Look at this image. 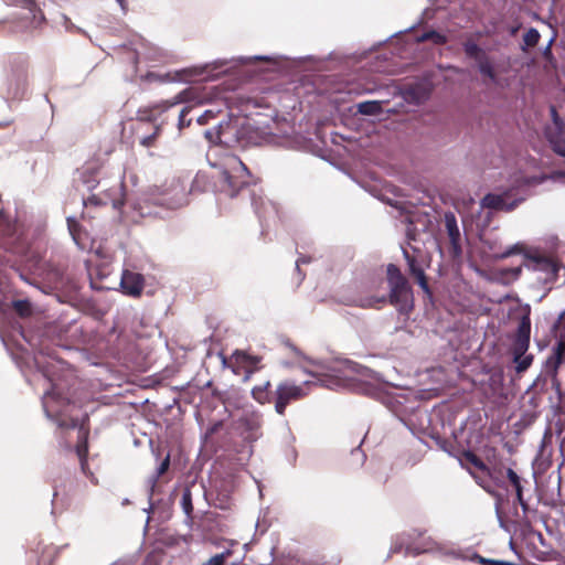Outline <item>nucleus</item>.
Returning <instances> with one entry per match:
<instances>
[{
  "mask_svg": "<svg viewBox=\"0 0 565 565\" xmlns=\"http://www.w3.org/2000/svg\"><path fill=\"white\" fill-rule=\"evenodd\" d=\"M445 555L457 559V557H458V548L457 550H455V548L448 550V551L445 552Z\"/></svg>",
  "mask_w": 565,
  "mask_h": 565,
  "instance_id": "obj_62",
  "label": "nucleus"
},
{
  "mask_svg": "<svg viewBox=\"0 0 565 565\" xmlns=\"http://www.w3.org/2000/svg\"><path fill=\"white\" fill-rule=\"evenodd\" d=\"M210 185V177L205 172H198L191 185V192H205Z\"/></svg>",
  "mask_w": 565,
  "mask_h": 565,
  "instance_id": "obj_30",
  "label": "nucleus"
},
{
  "mask_svg": "<svg viewBox=\"0 0 565 565\" xmlns=\"http://www.w3.org/2000/svg\"><path fill=\"white\" fill-rule=\"evenodd\" d=\"M385 385L362 383L363 394L383 404L420 443L426 444V434L431 429V418L415 392L391 393Z\"/></svg>",
  "mask_w": 565,
  "mask_h": 565,
  "instance_id": "obj_3",
  "label": "nucleus"
},
{
  "mask_svg": "<svg viewBox=\"0 0 565 565\" xmlns=\"http://www.w3.org/2000/svg\"><path fill=\"white\" fill-rule=\"evenodd\" d=\"M426 437L430 438L431 440H434V443L436 444V446L443 450V451H448L446 449V446L448 445V439L441 437L437 431H435L433 428L428 431V434H426Z\"/></svg>",
  "mask_w": 565,
  "mask_h": 565,
  "instance_id": "obj_39",
  "label": "nucleus"
},
{
  "mask_svg": "<svg viewBox=\"0 0 565 565\" xmlns=\"http://www.w3.org/2000/svg\"><path fill=\"white\" fill-rule=\"evenodd\" d=\"M525 253L526 252H524V249H523V244L518 242L511 246H508L503 252L495 254L494 259H497V260L505 259V258H509L514 255H522L524 257Z\"/></svg>",
  "mask_w": 565,
  "mask_h": 565,
  "instance_id": "obj_32",
  "label": "nucleus"
},
{
  "mask_svg": "<svg viewBox=\"0 0 565 565\" xmlns=\"http://www.w3.org/2000/svg\"><path fill=\"white\" fill-rule=\"evenodd\" d=\"M555 40V35H553L550 41L547 42V44L541 50V54H542V57L543 60L550 64L552 67H556V58L553 54V51H552V45H553V42Z\"/></svg>",
  "mask_w": 565,
  "mask_h": 565,
  "instance_id": "obj_35",
  "label": "nucleus"
},
{
  "mask_svg": "<svg viewBox=\"0 0 565 565\" xmlns=\"http://www.w3.org/2000/svg\"><path fill=\"white\" fill-rule=\"evenodd\" d=\"M107 203L103 201L98 195L93 194L88 196L86 200H84V206H102L106 205Z\"/></svg>",
  "mask_w": 565,
  "mask_h": 565,
  "instance_id": "obj_50",
  "label": "nucleus"
},
{
  "mask_svg": "<svg viewBox=\"0 0 565 565\" xmlns=\"http://www.w3.org/2000/svg\"><path fill=\"white\" fill-rule=\"evenodd\" d=\"M14 311L22 318L30 317L32 315V306L29 300L20 299L12 303Z\"/></svg>",
  "mask_w": 565,
  "mask_h": 565,
  "instance_id": "obj_34",
  "label": "nucleus"
},
{
  "mask_svg": "<svg viewBox=\"0 0 565 565\" xmlns=\"http://www.w3.org/2000/svg\"><path fill=\"white\" fill-rule=\"evenodd\" d=\"M490 381L493 385H501L503 383V371L498 370L491 373Z\"/></svg>",
  "mask_w": 565,
  "mask_h": 565,
  "instance_id": "obj_54",
  "label": "nucleus"
},
{
  "mask_svg": "<svg viewBox=\"0 0 565 565\" xmlns=\"http://www.w3.org/2000/svg\"><path fill=\"white\" fill-rule=\"evenodd\" d=\"M547 379L546 376L539 375L535 381L532 383V385L529 386L527 391L532 388H539L540 392H544L546 390Z\"/></svg>",
  "mask_w": 565,
  "mask_h": 565,
  "instance_id": "obj_48",
  "label": "nucleus"
},
{
  "mask_svg": "<svg viewBox=\"0 0 565 565\" xmlns=\"http://www.w3.org/2000/svg\"><path fill=\"white\" fill-rule=\"evenodd\" d=\"M212 76V71L206 66H191L168 72L166 77L172 82L195 83L206 81Z\"/></svg>",
  "mask_w": 565,
  "mask_h": 565,
  "instance_id": "obj_19",
  "label": "nucleus"
},
{
  "mask_svg": "<svg viewBox=\"0 0 565 565\" xmlns=\"http://www.w3.org/2000/svg\"><path fill=\"white\" fill-rule=\"evenodd\" d=\"M67 228L76 245L82 249L86 248V245L83 241V236L86 235V233L82 225L75 218L67 217Z\"/></svg>",
  "mask_w": 565,
  "mask_h": 565,
  "instance_id": "obj_27",
  "label": "nucleus"
},
{
  "mask_svg": "<svg viewBox=\"0 0 565 565\" xmlns=\"http://www.w3.org/2000/svg\"><path fill=\"white\" fill-rule=\"evenodd\" d=\"M194 109V106H186L182 108L179 115V129H183L185 127H189L191 125V119L186 120V115Z\"/></svg>",
  "mask_w": 565,
  "mask_h": 565,
  "instance_id": "obj_45",
  "label": "nucleus"
},
{
  "mask_svg": "<svg viewBox=\"0 0 565 565\" xmlns=\"http://www.w3.org/2000/svg\"><path fill=\"white\" fill-rule=\"evenodd\" d=\"M515 501L521 507L522 503H525L527 500L524 498V493L515 494Z\"/></svg>",
  "mask_w": 565,
  "mask_h": 565,
  "instance_id": "obj_63",
  "label": "nucleus"
},
{
  "mask_svg": "<svg viewBox=\"0 0 565 565\" xmlns=\"http://www.w3.org/2000/svg\"><path fill=\"white\" fill-rule=\"evenodd\" d=\"M256 185V179L236 154L226 153L214 160V196H216V201L232 200L248 192L252 207L263 226L259 205H264V201L260 195H257Z\"/></svg>",
  "mask_w": 565,
  "mask_h": 565,
  "instance_id": "obj_4",
  "label": "nucleus"
},
{
  "mask_svg": "<svg viewBox=\"0 0 565 565\" xmlns=\"http://www.w3.org/2000/svg\"><path fill=\"white\" fill-rule=\"evenodd\" d=\"M72 403V396L68 392H64L60 384L54 383L50 391H46L42 397V406L49 418L54 420L60 428L75 429L78 428V441L76 445V454L79 459L81 469L84 475L92 477L93 473L88 468V429L84 425H79L77 418H63L65 408Z\"/></svg>",
  "mask_w": 565,
  "mask_h": 565,
  "instance_id": "obj_6",
  "label": "nucleus"
},
{
  "mask_svg": "<svg viewBox=\"0 0 565 565\" xmlns=\"http://www.w3.org/2000/svg\"><path fill=\"white\" fill-rule=\"evenodd\" d=\"M286 344L297 356L303 359L309 364L317 366L321 371V372H318V371H310L308 369H303V372L312 377H316L317 379L316 384H318L322 387H326V388H329L332 391H338L340 387L343 386V384L341 382V377H342V375H344L345 372H351V373L361 375L363 377H370L382 385H388V386L395 387V388L401 387L397 384L385 381L381 373L375 372V371H373L360 363H356L352 360H349V359H334V360H330V361L315 360V359L307 356L299 348H297L290 341H288Z\"/></svg>",
  "mask_w": 565,
  "mask_h": 565,
  "instance_id": "obj_5",
  "label": "nucleus"
},
{
  "mask_svg": "<svg viewBox=\"0 0 565 565\" xmlns=\"http://www.w3.org/2000/svg\"><path fill=\"white\" fill-rule=\"evenodd\" d=\"M430 35L429 42L435 45H444L448 42V36L438 30L430 29Z\"/></svg>",
  "mask_w": 565,
  "mask_h": 565,
  "instance_id": "obj_42",
  "label": "nucleus"
},
{
  "mask_svg": "<svg viewBox=\"0 0 565 565\" xmlns=\"http://www.w3.org/2000/svg\"><path fill=\"white\" fill-rule=\"evenodd\" d=\"M185 94H186V92H182L179 95H177L173 100H166L160 104H156L151 107L140 109L138 111V119L140 121H146V122L156 121L158 119V116L161 115L162 113H164L167 109H169L170 107H173L174 105H177L179 103L185 102L186 100Z\"/></svg>",
  "mask_w": 565,
  "mask_h": 565,
  "instance_id": "obj_21",
  "label": "nucleus"
},
{
  "mask_svg": "<svg viewBox=\"0 0 565 565\" xmlns=\"http://www.w3.org/2000/svg\"><path fill=\"white\" fill-rule=\"evenodd\" d=\"M523 267H524V263L521 265H518V266L500 268L498 270L500 280L503 284H511V282L518 280L522 274Z\"/></svg>",
  "mask_w": 565,
  "mask_h": 565,
  "instance_id": "obj_28",
  "label": "nucleus"
},
{
  "mask_svg": "<svg viewBox=\"0 0 565 565\" xmlns=\"http://www.w3.org/2000/svg\"><path fill=\"white\" fill-rule=\"evenodd\" d=\"M181 505H182L184 513L190 518L191 513L193 511V505H192L191 493L189 490L184 491V493L182 494Z\"/></svg>",
  "mask_w": 565,
  "mask_h": 565,
  "instance_id": "obj_44",
  "label": "nucleus"
},
{
  "mask_svg": "<svg viewBox=\"0 0 565 565\" xmlns=\"http://www.w3.org/2000/svg\"><path fill=\"white\" fill-rule=\"evenodd\" d=\"M544 136H545L547 142H550V139L557 140V139L565 138V125L564 126H553V128L546 127L544 129Z\"/></svg>",
  "mask_w": 565,
  "mask_h": 565,
  "instance_id": "obj_36",
  "label": "nucleus"
},
{
  "mask_svg": "<svg viewBox=\"0 0 565 565\" xmlns=\"http://www.w3.org/2000/svg\"><path fill=\"white\" fill-rule=\"evenodd\" d=\"M418 23H419V21H418V22H416L415 24H413V25H411V26L406 28L405 30H399V31H397V32H395V33L391 34V35H390V36H387L385 40L380 41V42L377 43V46H381L382 44L386 43V42H387V41H390L392 38H394V36L398 35V34H402V33H405V32H408V31L413 30L414 28H416V26L418 25Z\"/></svg>",
  "mask_w": 565,
  "mask_h": 565,
  "instance_id": "obj_58",
  "label": "nucleus"
},
{
  "mask_svg": "<svg viewBox=\"0 0 565 565\" xmlns=\"http://www.w3.org/2000/svg\"><path fill=\"white\" fill-rule=\"evenodd\" d=\"M366 460V455L361 448V444L351 450V465L361 468Z\"/></svg>",
  "mask_w": 565,
  "mask_h": 565,
  "instance_id": "obj_38",
  "label": "nucleus"
},
{
  "mask_svg": "<svg viewBox=\"0 0 565 565\" xmlns=\"http://www.w3.org/2000/svg\"><path fill=\"white\" fill-rule=\"evenodd\" d=\"M313 382L305 381L301 385L295 382H281L275 391V411L279 415H284L290 402L303 397L307 392L303 386L311 385Z\"/></svg>",
  "mask_w": 565,
  "mask_h": 565,
  "instance_id": "obj_15",
  "label": "nucleus"
},
{
  "mask_svg": "<svg viewBox=\"0 0 565 565\" xmlns=\"http://www.w3.org/2000/svg\"><path fill=\"white\" fill-rule=\"evenodd\" d=\"M289 58L287 56L253 55L231 60L214 58V118L222 119L214 126V146L233 147L243 137L244 119L232 109L226 114L217 108L227 105L225 92L236 90L243 83L254 77H266L269 73H285Z\"/></svg>",
  "mask_w": 565,
  "mask_h": 565,
  "instance_id": "obj_2",
  "label": "nucleus"
},
{
  "mask_svg": "<svg viewBox=\"0 0 565 565\" xmlns=\"http://www.w3.org/2000/svg\"><path fill=\"white\" fill-rule=\"evenodd\" d=\"M509 547H510V550H511V551H512V552H513V553H514L519 558L521 557V555H520V553L518 552V550H516V547H515V545H514V543H513L512 539H511V540H510V542H509Z\"/></svg>",
  "mask_w": 565,
  "mask_h": 565,
  "instance_id": "obj_64",
  "label": "nucleus"
},
{
  "mask_svg": "<svg viewBox=\"0 0 565 565\" xmlns=\"http://www.w3.org/2000/svg\"><path fill=\"white\" fill-rule=\"evenodd\" d=\"M546 179L545 174L520 177L509 186L486 193L480 200V207L491 212H512L527 199L531 186L542 184Z\"/></svg>",
  "mask_w": 565,
  "mask_h": 565,
  "instance_id": "obj_8",
  "label": "nucleus"
},
{
  "mask_svg": "<svg viewBox=\"0 0 565 565\" xmlns=\"http://www.w3.org/2000/svg\"><path fill=\"white\" fill-rule=\"evenodd\" d=\"M488 492L495 498L494 511H495V516H497L500 529L509 532V527H508L507 522L504 521L502 512H501L502 495L497 491L488 490Z\"/></svg>",
  "mask_w": 565,
  "mask_h": 565,
  "instance_id": "obj_33",
  "label": "nucleus"
},
{
  "mask_svg": "<svg viewBox=\"0 0 565 565\" xmlns=\"http://www.w3.org/2000/svg\"><path fill=\"white\" fill-rule=\"evenodd\" d=\"M29 89V61L26 57H13L3 81V92L8 100H22Z\"/></svg>",
  "mask_w": 565,
  "mask_h": 565,
  "instance_id": "obj_9",
  "label": "nucleus"
},
{
  "mask_svg": "<svg viewBox=\"0 0 565 565\" xmlns=\"http://www.w3.org/2000/svg\"><path fill=\"white\" fill-rule=\"evenodd\" d=\"M382 105L381 100H364L356 104V110L364 116H379L383 111Z\"/></svg>",
  "mask_w": 565,
  "mask_h": 565,
  "instance_id": "obj_25",
  "label": "nucleus"
},
{
  "mask_svg": "<svg viewBox=\"0 0 565 565\" xmlns=\"http://www.w3.org/2000/svg\"><path fill=\"white\" fill-rule=\"evenodd\" d=\"M309 262H310V257L301 255L298 257V259L295 263L296 271L300 276V281H302V279L305 278V274L301 273L300 265L307 264Z\"/></svg>",
  "mask_w": 565,
  "mask_h": 565,
  "instance_id": "obj_52",
  "label": "nucleus"
},
{
  "mask_svg": "<svg viewBox=\"0 0 565 565\" xmlns=\"http://www.w3.org/2000/svg\"><path fill=\"white\" fill-rule=\"evenodd\" d=\"M415 278H416L417 285L420 287V289L425 294L429 295L430 288H429V285H428L427 278H426V274L424 273V276H417Z\"/></svg>",
  "mask_w": 565,
  "mask_h": 565,
  "instance_id": "obj_53",
  "label": "nucleus"
},
{
  "mask_svg": "<svg viewBox=\"0 0 565 565\" xmlns=\"http://www.w3.org/2000/svg\"><path fill=\"white\" fill-rule=\"evenodd\" d=\"M462 459L469 462L471 466H473L476 469L480 470L481 472L489 473L490 469L487 466V463L477 456L473 451L470 449H462L460 455V465L462 466Z\"/></svg>",
  "mask_w": 565,
  "mask_h": 565,
  "instance_id": "obj_26",
  "label": "nucleus"
},
{
  "mask_svg": "<svg viewBox=\"0 0 565 565\" xmlns=\"http://www.w3.org/2000/svg\"><path fill=\"white\" fill-rule=\"evenodd\" d=\"M216 355L221 361L222 369H230L235 375L244 373L243 381L249 380L250 375L259 369L258 364L262 360L258 355L238 349L234 350L230 358L225 355L223 350H220Z\"/></svg>",
  "mask_w": 565,
  "mask_h": 565,
  "instance_id": "obj_12",
  "label": "nucleus"
},
{
  "mask_svg": "<svg viewBox=\"0 0 565 565\" xmlns=\"http://www.w3.org/2000/svg\"><path fill=\"white\" fill-rule=\"evenodd\" d=\"M296 437L291 433L289 427L285 428V435L282 437V447L285 452L286 460L291 465L295 466L298 458V451L295 447Z\"/></svg>",
  "mask_w": 565,
  "mask_h": 565,
  "instance_id": "obj_24",
  "label": "nucleus"
},
{
  "mask_svg": "<svg viewBox=\"0 0 565 565\" xmlns=\"http://www.w3.org/2000/svg\"><path fill=\"white\" fill-rule=\"evenodd\" d=\"M444 222L449 238V256L452 260H459L462 257L461 232L455 213L447 211L444 214Z\"/></svg>",
  "mask_w": 565,
  "mask_h": 565,
  "instance_id": "obj_17",
  "label": "nucleus"
},
{
  "mask_svg": "<svg viewBox=\"0 0 565 565\" xmlns=\"http://www.w3.org/2000/svg\"><path fill=\"white\" fill-rule=\"evenodd\" d=\"M262 425L258 412L214 387V509L225 511L233 505L236 472L252 457Z\"/></svg>",
  "mask_w": 565,
  "mask_h": 565,
  "instance_id": "obj_1",
  "label": "nucleus"
},
{
  "mask_svg": "<svg viewBox=\"0 0 565 565\" xmlns=\"http://www.w3.org/2000/svg\"><path fill=\"white\" fill-rule=\"evenodd\" d=\"M120 287L125 295L138 298L141 296L145 288V277L140 273L124 269L120 278Z\"/></svg>",
  "mask_w": 565,
  "mask_h": 565,
  "instance_id": "obj_20",
  "label": "nucleus"
},
{
  "mask_svg": "<svg viewBox=\"0 0 565 565\" xmlns=\"http://www.w3.org/2000/svg\"><path fill=\"white\" fill-rule=\"evenodd\" d=\"M170 466V455H167V457L161 461L159 467L157 468L156 478H159L160 476L164 475Z\"/></svg>",
  "mask_w": 565,
  "mask_h": 565,
  "instance_id": "obj_51",
  "label": "nucleus"
},
{
  "mask_svg": "<svg viewBox=\"0 0 565 565\" xmlns=\"http://www.w3.org/2000/svg\"><path fill=\"white\" fill-rule=\"evenodd\" d=\"M160 132H161V127L159 125L154 126L153 132L149 136L143 137L140 140V145L146 148L153 147L156 145V140L159 137Z\"/></svg>",
  "mask_w": 565,
  "mask_h": 565,
  "instance_id": "obj_40",
  "label": "nucleus"
},
{
  "mask_svg": "<svg viewBox=\"0 0 565 565\" xmlns=\"http://www.w3.org/2000/svg\"><path fill=\"white\" fill-rule=\"evenodd\" d=\"M386 278L388 295L356 296L350 300V305L362 309H381L390 302L399 315L408 316L414 309V294L409 280L395 264L386 266Z\"/></svg>",
  "mask_w": 565,
  "mask_h": 565,
  "instance_id": "obj_7",
  "label": "nucleus"
},
{
  "mask_svg": "<svg viewBox=\"0 0 565 565\" xmlns=\"http://www.w3.org/2000/svg\"><path fill=\"white\" fill-rule=\"evenodd\" d=\"M521 510H522V516L520 518V522L523 524V525H531V521L529 519V514L531 512H536V510H532L529 502L526 501L525 503H522L521 505Z\"/></svg>",
  "mask_w": 565,
  "mask_h": 565,
  "instance_id": "obj_46",
  "label": "nucleus"
},
{
  "mask_svg": "<svg viewBox=\"0 0 565 565\" xmlns=\"http://www.w3.org/2000/svg\"><path fill=\"white\" fill-rule=\"evenodd\" d=\"M252 395L256 401L262 403L266 397V392L260 386H255L252 390Z\"/></svg>",
  "mask_w": 565,
  "mask_h": 565,
  "instance_id": "obj_57",
  "label": "nucleus"
},
{
  "mask_svg": "<svg viewBox=\"0 0 565 565\" xmlns=\"http://www.w3.org/2000/svg\"><path fill=\"white\" fill-rule=\"evenodd\" d=\"M446 449L448 450V451H445L447 455L460 460V455H461V451L463 448L457 444L456 439H454V440L448 439V445L446 446Z\"/></svg>",
  "mask_w": 565,
  "mask_h": 565,
  "instance_id": "obj_41",
  "label": "nucleus"
},
{
  "mask_svg": "<svg viewBox=\"0 0 565 565\" xmlns=\"http://www.w3.org/2000/svg\"><path fill=\"white\" fill-rule=\"evenodd\" d=\"M212 119V110L207 109L203 114L199 115L196 118V122L201 126L209 124Z\"/></svg>",
  "mask_w": 565,
  "mask_h": 565,
  "instance_id": "obj_56",
  "label": "nucleus"
},
{
  "mask_svg": "<svg viewBox=\"0 0 565 565\" xmlns=\"http://www.w3.org/2000/svg\"><path fill=\"white\" fill-rule=\"evenodd\" d=\"M540 39V31L534 26L529 28L527 31L522 36L523 43L520 45V50L522 52H525L529 46L536 45Z\"/></svg>",
  "mask_w": 565,
  "mask_h": 565,
  "instance_id": "obj_29",
  "label": "nucleus"
},
{
  "mask_svg": "<svg viewBox=\"0 0 565 565\" xmlns=\"http://www.w3.org/2000/svg\"><path fill=\"white\" fill-rule=\"evenodd\" d=\"M430 36L431 35H430V29H429V30L424 31L420 35H418L417 41L426 42V41H429Z\"/></svg>",
  "mask_w": 565,
  "mask_h": 565,
  "instance_id": "obj_60",
  "label": "nucleus"
},
{
  "mask_svg": "<svg viewBox=\"0 0 565 565\" xmlns=\"http://www.w3.org/2000/svg\"><path fill=\"white\" fill-rule=\"evenodd\" d=\"M507 478L511 484L518 483L522 480L518 472L512 468L507 469Z\"/></svg>",
  "mask_w": 565,
  "mask_h": 565,
  "instance_id": "obj_55",
  "label": "nucleus"
},
{
  "mask_svg": "<svg viewBox=\"0 0 565 565\" xmlns=\"http://www.w3.org/2000/svg\"><path fill=\"white\" fill-rule=\"evenodd\" d=\"M12 2L28 11L14 19L10 30L12 33L30 32L45 23V15L35 0H12Z\"/></svg>",
  "mask_w": 565,
  "mask_h": 565,
  "instance_id": "obj_14",
  "label": "nucleus"
},
{
  "mask_svg": "<svg viewBox=\"0 0 565 565\" xmlns=\"http://www.w3.org/2000/svg\"><path fill=\"white\" fill-rule=\"evenodd\" d=\"M550 115H551L553 126H564L565 125L564 119L559 116L556 107L553 105L550 106Z\"/></svg>",
  "mask_w": 565,
  "mask_h": 565,
  "instance_id": "obj_49",
  "label": "nucleus"
},
{
  "mask_svg": "<svg viewBox=\"0 0 565 565\" xmlns=\"http://www.w3.org/2000/svg\"><path fill=\"white\" fill-rule=\"evenodd\" d=\"M531 340V318L529 313H523L518 322V327L510 347L512 361L515 364L516 373L525 372L533 363V354H527Z\"/></svg>",
  "mask_w": 565,
  "mask_h": 565,
  "instance_id": "obj_10",
  "label": "nucleus"
},
{
  "mask_svg": "<svg viewBox=\"0 0 565 565\" xmlns=\"http://www.w3.org/2000/svg\"><path fill=\"white\" fill-rule=\"evenodd\" d=\"M434 90V84L429 76L416 77L411 83L399 84L395 87V96H399L405 103L420 106L429 100Z\"/></svg>",
  "mask_w": 565,
  "mask_h": 565,
  "instance_id": "obj_13",
  "label": "nucleus"
},
{
  "mask_svg": "<svg viewBox=\"0 0 565 565\" xmlns=\"http://www.w3.org/2000/svg\"><path fill=\"white\" fill-rule=\"evenodd\" d=\"M462 51L468 60L475 62V66L481 75L483 84L502 86V79L499 76L494 62L477 41L471 39L465 41L462 43Z\"/></svg>",
  "mask_w": 565,
  "mask_h": 565,
  "instance_id": "obj_11",
  "label": "nucleus"
},
{
  "mask_svg": "<svg viewBox=\"0 0 565 565\" xmlns=\"http://www.w3.org/2000/svg\"><path fill=\"white\" fill-rule=\"evenodd\" d=\"M472 557L476 559V563L480 564V565H520L518 563L510 562V561L484 557L480 554H475V555H472Z\"/></svg>",
  "mask_w": 565,
  "mask_h": 565,
  "instance_id": "obj_37",
  "label": "nucleus"
},
{
  "mask_svg": "<svg viewBox=\"0 0 565 565\" xmlns=\"http://www.w3.org/2000/svg\"><path fill=\"white\" fill-rule=\"evenodd\" d=\"M512 487L514 488L515 494L524 493V487H523L522 480L518 483L512 484Z\"/></svg>",
  "mask_w": 565,
  "mask_h": 565,
  "instance_id": "obj_61",
  "label": "nucleus"
},
{
  "mask_svg": "<svg viewBox=\"0 0 565 565\" xmlns=\"http://www.w3.org/2000/svg\"><path fill=\"white\" fill-rule=\"evenodd\" d=\"M548 145L551 146L554 153H556L557 156H559L562 158H565V138L557 139V140L550 139Z\"/></svg>",
  "mask_w": 565,
  "mask_h": 565,
  "instance_id": "obj_43",
  "label": "nucleus"
},
{
  "mask_svg": "<svg viewBox=\"0 0 565 565\" xmlns=\"http://www.w3.org/2000/svg\"><path fill=\"white\" fill-rule=\"evenodd\" d=\"M475 554H479V553L472 548H466V550L458 548L457 559L469 561V562L476 563V559L472 557V555H475Z\"/></svg>",
  "mask_w": 565,
  "mask_h": 565,
  "instance_id": "obj_47",
  "label": "nucleus"
},
{
  "mask_svg": "<svg viewBox=\"0 0 565 565\" xmlns=\"http://www.w3.org/2000/svg\"><path fill=\"white\" fill-rule=\"evenodd\" d=\"M563 356H565V349L561 347V343H555L552 348L551 355L544 363L547 375L551 377L557 375L558 369L563 363Z\"/></svg>",
  "mask_w": 565,
  "mask_h": 565,
  "instance_id": "obj_23",
  "label": "nucleus"
},
{
  "mask_svg": "<svg viewBox=\"0 0 565 565\" xmlns=\"http://www.w3.org/2000/svg\"><path fill=\"white\" fill-rule=\"evenodd\" d=\"M552 381H553V386H554V388H555V391H556V394H557L558 398H561V399H562V398H563V393H562L561 384H559V382H558L557 377H556V376H553V377H552Z\"/></svg>",
  "mask_w": 565,
  "mask_h": 565,
  "instance_id": "obj_59",
  "label": "nucleus"
},
{
  "mask_svg": "<svg viewBox=\"0 0 565 565\" xmlns=\"http://www.w3.org/2000/svg\"><path fill=\"white\" fill-rule=\"evenodd\" d=\"M235 547H239L238 542L218 540L214 535V565H225L227 558H232L230 565H239L244 555L236 554Z\"/></svg>",
  "mask_w": 565,
  "mask_h": 565,
  "instance_id": "obj_18",
  "label": "nucleus"
},
{
  "mask_svg": "<svg viewBox=\"0 0 565 565\" xmlns=\"http://www.w3.org/2000/svg\"><path fill=\"white\" fill-rule=\"evenodd\" d=\"M402 252L404 259L406 260V264L408 266L409 274L413 277L424 276V269L419 265L418 260L415 257L411 256L405 248H402Z\"/></svg>",
  "mask_w": 565,
  "mask_h": 565,
  "instance_id": "obj_31",
  "label": "nucleus"
},
{
  "mask_svg": "<svg viewBox=\"0 0 565 565\" xmlns=\"http://www.w3.org/2000/svg\"><path fill=\"white\" fill-rule=\"evenodd\" d=\"M524 267L533 271H542L555 278L561 265L552 257L542 253H525Z\"/></svg>",
  "mask_w": 565,
  "mask_h": 565,
  "instance_id": "obj_16",
  "label": "nucleus"
},
{
  "mask_svg": "<svg viewBox=\"0 0 565 565\" xmlns=\"http://www.w3.org/2000/svg\"><path fill=\"white\" fill-rule=\"evenodd\" d=\"M0 230L4 234V241L3 245L12 249L13 252H21L22 247L20 246L21 243V234L18 233L19 228L17 224H12L10 222H2L0 224Z\"/></svg>",
  "mask_w": 565,
  "mask_h": 565,
  "instance_id": "obj_22",
  "label": "nucleus"
}]
</instances>
